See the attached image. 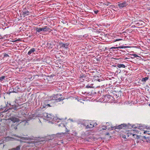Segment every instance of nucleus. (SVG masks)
<instances>
[{
	"instance_id": "dca6fc26",
	"label": "nucleus",
	"mask_w": 150,
	"mask_h": 150,
	"mask_svg": "<svg viewBox=\"0 0 150 150\" xmlns=\"http://www.w3.org/2000/svg\"><path fill=\"white\" fill-rule=\"evenodd\" d=\"M19 125L18 124H13L11 127V129L12 130H16L17 129V126Z\"/></svg>"
},
{
	"instance_id": "f704fd0d",
	"label": "nucleus",
	"mask_w": 150,
	"mask_h": 150,
	"mask_svg": "<svg viewBox=\"0 0 150 150\" xmlns=\"http://www.w3.org/2000/svg\"><path fill=\"white\" fill-rule=\"evenodd\" d=\"M9 57L8 55V54H5L4 55V57Z\"/></svg>"
},
{
	"instance_id": "ddd939ff",
	"label": "nucleus",
	"mask_w": 150,
	"mask_h": 150,
	"mask_svg": "<svg viewBox=\"0 0 150 150\" xmlns=\"http://www.w3.org/2000/svg\"><path fill=\"white\" fill-rule=\"evenodd\" d=\"M29 11L26 9H24L23 11L21 12V14L23 17H24L25 16L29 15Z\"/></svg>"
},
{
	"instance_id": "bb28decb",
	"label": "nucleus",
	"mask_w": 150,
	"mask_h": 150,
	"mask_svg": "<svg viewBox=\"0 0 150 150\" xmlns=\"http://www.w3.org/2000/svg\"><path fill=\"white\" fill-rule=\"evenodd\" d=\"M52 30L50 28H48L47 27V29L46 30V32L47 31H48L49 32H51Z\"/></svg>"
},
{
	"instance_id": "20e7f679",
	"label": "nucleus",
	"mask_w": 150,
	"mask_h": 150,
	"mask_svg": "<svg viewBox=\"0 0 150 150\" xmlns=\"http://www.w3.org/2000/svg\"><path fill=\"white\" fill-rule=\"evenodd\" d=\"M82 124L86 127V129H91L94 127H96L97 124L91 120H86L83 121Z\"/></svg>"
},
{
	"instance_id": "a878e982",
	"label": "nucleus",
	"mask_w": 150,
	"mask_h": 150,
	"mask_svg": "<svg viewBox=\"0 0 150 150\" xmlns=\"http://www.w3.org/2000/svg\"><path fill=\"white\" fill-rule=\"evenodd\" d=\"M5 77H6L4 76H2L0 77V82H1L2 81H3V80L5 79Z\"/></svg>"
},
{
	"instance_id": "9b49d317",
	"label": "nucleus",
	"mask_w": 150,
	"mask_h": 150,
	"mask_svg": "<svg viewBox=\"0 0 150 150\" xmlns=\"http://www.w3.org/2000/svg\"><path fill=\"white\" fill-rule=\"evenodd\" d=\"M64 120V119L63 118H60L57 117H54V116L51 121L52 122H58L61 121H63Z\"/></svg>"
},
{
	"instance_id": "0eeeda50",
	"label": "nucleus",
	"mask_w": 150,
	"mask_h": 150,
	"mask_svg": "<svg viewBox=\"0 0 150 150\" xmlns=\"http://www.w3.org/2000/svg\"><path fill=\"white\" fill-rule=\"evenodd\" d=\"M112 94H113L112 96V98L115 99L118 98H120L121 96V92L120 91L117 92L115 91H114L112 92Z\"/></svg>"
},
{
	"instance_id": "5701e85b",
	"label": "nucleus",
	"mask_w": 150,
	"mask_h": 150,
	"mask_svg": "<svg viewBox=\"0 0 150 150\" xmlns=\"http://www.w3.org/2000/svg\"><path fill=\"white\" fill-rule=\"evenodd\" d=\"M148 79V78L146 77L145 78H142L141 81L143 83H144Z\"/></svg>"
},
{
	"instance_id": "6ab92c4d",
	"label": "nucleus",
	"mask_w": 150,
	"mask_h": 150,
	"mask_svg": "<svg viewBox=\"0 0 150 150\" xmlns=\"http://www.w3.org/2000/svg\"><path fill=\"white\" fill-rule=\"evenodd\" d=\"M36 50L35 48H32L30 49V50L28 52V54L29 55L32 54V53L34 52Z\"/></svg>"
},
{
	"instance_id": "2f4dec72",
	"label": "nucleus",
	"mask_w": 150,
	"mask_h": 150,
	"mask_svg": "<svg viewBox=\"0 0 150 150\" xmlns=\"http://www.w3.org/2000/svg\"><path fill=\"white\" fill-rule=\"evenodd\" d=\"M133 136H136V138H137V139H139V138H140V137L138 135H136L135 134H133Z\"/></svg>"
},
{
	"instance_id": "37998d69",
	"label": "nucleus",
	"mask_w": 150,
	"mask_h": 150,
	"mask_svg": "<svg viewBox=\"0 0 150 150\" xmlns=\"http://www.w3.org/2000/svg\"><path fill=\"white\" fill-rule=\"evenodd\" d=\"M109 134V133H107L106 134V135H108Z\"/></svg>"
},
{
	"instance_id": "f3484780",
	"label": "nucleus",
	"mask_w": 150,
	"mask_h": 150,
	"mask_svg": "<svg viewBox=\"0 0 150 150\" xmlns=\"http://www.w3.org/2000/svg\"><path fill=\"white\" fill-rule=\"evenodd\" d=\"M59 45H61V47H65L66 49H67L68 48V47L69 45V44L68 43H64L63 42H61L59 43Z\"/></svg>"
},
{
	"instance_id": "58836bf2",
	"label": "nucleus",
	"mask_w": 150,
	"mask_h": 150,
	"mask_svg": "<svg viewBox=\"0 0 150 150\" xmlns=\"http://www.w3.org/2000/svg\"><path fill=\"white\" fill-rule=\"evenodd\" d=\"M122 137L124 138H126V136L125 135L123 136Z\"/></svg>"
},
{
	"instance_id": "ea45409f",
	"label": "nucleus",
	"mask_w": 150,
	"mask_h": 150,
	"mask_svg": "<svg viewBox=\"0 0 150 150\" xmlns=\"http://www.w3.org/2000/svg\"><path fill=\"white\" fill-rule=\"evenodd\" d=\"M148 132H144V134L147 133Z\"/></svg>"
},
{
	"instance_id": "473e14b6",
	"label": "nucleus",
	"mask_w": 150,
	"mask_h": 150,
	"mask_svg": "<svg viewBox=\"0 0 150 150\" xmlns=\"http://www.w3.org/2000/svg\"><path fill=\"white\" fill-rule=\"evenodd\" d=\"M104 81V80H103V78L99 79H98V81H99V82H100V81Z\"/></svg>"
},
{
	"instance_id": "c03bdc74",
	"label": "nucleus",
	"mask_w": 150,
	"mask_h": 150,
	"mask_svg": "<svg viewBox=\"0 0 150 150\" xmlns=\"http://www.w3.org/2000/svg\"><path fill=\"white\" fill-rule=\"evenodd\" d=\"M148 0V2H149V3H150V0Z\"/></svg>"
},
{
	"instance_id": "393cba45",
	"label": "nucleus",
	"mask_w": 150,
	"mask_h": 150,
	"mask_svg": "<svg viewBox=\"0 0 150 150\" xmlns=\"http://www.w3.org/2000/svg\"><path fill=\"white\" fill-rule=\"evenodd\" d=\"M100 128L101 129L100 130H105L106 129H107V128H106V125L105 126L103 125L102 126H100Z\"/></svg>"
},
{
	"instance_id": "7ed1b4c3",
	"label": "nucleus",
	"mask_w": 150,
	"mask_h": 150,
	"mask_svg": "<svg viewBox=\"0 0 150 150\" xmlns=\"http://www.w3.org/2000/svg\"><path fill=\"white\" fill-rule=\"evenodd\" d=\"M129 124V125L128 128H132L136 129L137 128L141 130H144V131H144V129H149L150 130V126H146L144 125H142V124H130L129 123H128Z\"/></svg>"
},
{
	"instance_id": "de8ad7c7",
	"label": "nucleus",
	"mask_w": 150,
	"mask_h": 150,
	"mask_svg": "<svg viewBox=\"0 0 150 150\" xmlns=\"http://www.w3.org/2000/svg\"><path fill=\"white\" fill-rule=\"evenodd\" d=\"M135 131H136V130H135Z\"/></svg>"
},
{
	"instance_id": "79ce46f5",
	"label": "nucleus",
	"mask_w": 150,
	"mask_h": 150,
	"mask_svg": "<svg viewBox=\"0 0 150 150\" xmlns=\"http://www.w3.org/2000/svg\"><path fill=\"white\" fill-rule=\"evenodd\" d=\"M31 60V59H27V60H28V61L30 60V61Z\"/></svg>"
},
{
	"instance_id": "9d476101",
	"label": "nucleus",
	"mask_w": 150,
	"mask_h": 150,
	"mask_svg": "<svg viewBox=\"0 0 150 150\" xmlns=\"http://www.w3.org/2000/svg\"><path fill=\"white\" fill-rule=\"evenodd\" d=\"M64 120V119L63 118H60L57 117H54V116L51 121L52 122H58L61 121H63Z\"/></svg>"
},
{
	"instance_id": "2eb2a0df",
	"label": "nucleus",
	"mask_w": 150,
	"mask_h": 150,
	"mask_svg": "<svg viewBox=\"0 0 150 150\" xmlns=\"http://www.w3.org/2000/svg\"><path fill=\"white\" fill-rule=\"evenodd\" d=\"M45 116L46 118L48 119V120H52L54 116L52 114H48L47 113H45Z\"/></svg>"
},
{
	"instance_id": "aec40b11",
	"label": "nucleus",
	"mask_w": 150,
	"mask_h": 150,
	"mask_svg": "<svg viewBox=\"0 0 150 150\" xmlns=\"http://www.w3.org/2000/svg\"><path fill=\"white\" fill-rule=\"evenodd\" d=\"M14 93V89L13 88V86L10 87L8 92L7 93L8 94H10V93Z\"/></svg>"
},
{
	"instance_id": "8fccbe9b",
	"label": "nucleus",
	"mask_w": 150,
	"mask_h": 150,
	"mask_svg": "<svg viewBox=\"0 0 150 150\" xmlns=\"http://www.w3.org/2000/svg\"><path fill=\"white\" fill-rule=\"evenodd\" d=\"M148 134H150V133H148Z\"/></svg>"
},
{
	"instance_id": "c85d7f7f",
	"label": "nucleus",
	"mask_w": 150,
	"mask_h": 150,
	"mask_svg": "<svg viewBox=\"0 0 150 150\" xmlns=\"http://www.w3.org/2000/svg\"><path fill=\"white\" fill-rule=\"evenodd\" d=\"M132 57H131L132 58H134L135 57H138V56L137 55L135 54H133L132 55Z\"/></svg>"
},
{
	"instance_id": "412c9836",
	"label": "nucleus",
	"mask_w": 150,
	"mask_h": 150,
	"mask_svg": "<svg viewBox=\"0 0 150 150\" xmlns=\"http://www.w3.org/2000/svg\"><path fill=\"white\" fill-rule=\"evenodd\" d=\"M7 110H4L3 112H0V117H3L4 115L5 114V112H6L7 111V110Z\"/></svg>"
},
{
	"instance_id": "a19ab883",
	"label": "nucleus",
	"mask_w": 150,
	"mask_h": 150,
	"mask_svg": "<svg viewBox=\"0 0 150 150\" xmlns=\"http://www.w3.org/2000/svg\"><path fill=\"white\" fill-rule=\"evenodd\" d=\"M17 40H15V41H12V42H16Z\"/></svg>"
},
{
	"instance_id": "a211bd4d",
	"label": "nucleus",
	"mask_w": 150,
	"mask_h": 150,
	"mask_svg": "<svg viewBox=\"0 0 150 150\" xmlns=\"http://www.w3.org/2000/svg\"><path fill=\"white\" fill-rule=\"evenodd\" d=\"M16 137H18V138H21L22 139H24V140H31L33 139V138H32L30 137H20L18 136H16Z\"/></svg>"
},
{
	"instance_id": "c756f323",
	"label": "nucleus",
	"mask_w": 150,
	"mask_h": 150,
	"mask_svg": "<svg viewBox=\"0 0 150 150\" xmlns=\"http://www.w3.org/2000/svg\"><path fill=\"white\" fill-rule=\"evenodd\" d=\"M127 46H119L118 47V48H127Z\"/></svg>"
},
{
	"instance_id": "09e8293b",
	"label": "nucleus",
	"mask_w": 150,
	"mask_h": 150,
	"mask_svg": "<svg viewBox=\"0 0 150 150\" xmlns=\"http://www.w3.org/2000/svg\"><path fill=\"white\" fill-rule=\"evenodd\" d=\"M66 131L68 132V131H69L67 130V131Z\"/></svg>"
},
{
	"instance_id": "7c9ffc66",
	"label": "nucleus",
	"mask_w": 150,
	"mask_h": 150,
	"mask_svg": "<svg viewBox=\"0 0 150 150\" xmlns=\"http://www.w3.org/2000/svg\"><path fill=\"white\" fill-rule=\"evenodd\" d=\"M92 86L91 85H89V84L87 86H86V87L87 88H92Z\"/></svg>"
},
{
	"instance_id": "c9c22d12",
	"label": "nucleus",
	"mask_w": 150,
	"mask_h": 150,
	"mask_svg": "<svg viewBox=\"0 0 150 150\" xmlns=\"http://www.w3.org/2000/svg\"><path fill=\"white\" fill-rule=\"evenodd\" d=\"M122 40V39H116V40H115V41H118L121 40Z\"/></svg>"
},
{
	"instance_id": "6e6552de",
	"label": "nucleus",
	"mask_w": 150,
	"mask_h": 150,
	"mask_svg": "<svg viewBox=\"0 0 150 150\" xmlns=\"http://www.w3.org/2000/svg\"><path fill=\"white\" fill-rule=\"evenodd\" d=\"M47 29V26H45L43 28H35V30L36 32L40 33L41 32H46V30Z\"/></svg>"
},
{
	"instance_id": "b1692460",
	"label": "nucleus",
	"mask_w": 150,
	"mask_h": 150,
	"mask_svg": "<svg viewBox=\"0 0 150 150\" xmlns=\"http://www.w3.org/2000/svg\"><path fill=\"white\" fill-rule=\"evenodd\" d=\"M117 67L119 68H125V66L123 64H118L117 65Z\"/></svg>"
},
{
	"instance_id": "72a5a7b5",
	"label": "nucleus",
	"mask_w": 150,
	"mask_h": 150,
	"mask_svg": "<svg viewBox=\"0 0 150 150\" xmlns=\"http://www.w3.org/2000/svg\"><path fill=\"white\" fill-rule=\"evenodd\" d=\"M118 47H112L110 48L111 49H115L118 48Z\"/></svg>"
},
{
	"instance_id": "49530a36",
	"label": "nucleus",
	"mask_w": 150,
	"mask_h": 150,
	"mask_svg": "<svg viewBox=\"0 0 150 150\" xmlns=\"http://www.w3.org/2000/svg\"><path fill=\"white\" fill-rule=\"evenodd\" d=\"M83 76H81V77H83Z\"/></svg>"
},
{
	"instance_id": "cd10ccee",
	"label": "nucleus",
	"mask_w": 150,
	"mask_h": 150,
	"mask_svg": "<svg viewBox=\"0 0 150 150\" xmlns=\"http://www.w3.org/2000/svg\"><path fill=\"white\" fill-rule=\"evenodd\" d=\"M146 76L147 78H148V79H150V73H146Z\"/></svg>"
},
{
	"instance_id": "f03ea898",
	"label": "nucleus",
	"mask_w": 150,
	"mask_h": 150,
	"mask_svg": "<svg viewBox=\"0 0 150 150\" xmlns=\"http://www.w3.org/2000/svg\"><path fill=\"white\" fill-rule=\"evenodd\" d=\"M129 124L123 123L117 126L113 127L110 122H107L106 124L107 129L110 131L115 130L116 129H127L129 127Z\"/></svg>"
},
{
	"instance_id": "423d86ee",
	"label": "nucleus",
	"mask_w": 150,
	"mask_h": 150,
	"mask_svg": "<svg viewBox=\"0 0 150 150\" xmlns=\"http://www.w3.org/2000/svg\"><path fill=\"white\" fill-rule=\"evenodd\" d=\"M9 120L13 122V124H19V122L21 123L25 121V120H20L15 117H11L9 118Z\"/></svg>"
},
{
	"instance_id": "1a4fd4ad",
	"label": "nucleus",
	"mask_w": 150,
	"mask_h": 150,
	"mask_svg": "<svg viewBox=\"0 0 150 150\" xmlns=\"http://www.w3.org/2000/svg\"><path fill=\"white\" fill-rule=\"evenodd\" d=\"M128 4L125 1H120L118 3V6L120 8H122L124 7H126Z\"/></svg>"
},
{
	"instance_id": "f257e3e1",
	"label": "nucleus",
	"mask_w": 150,
	"mask_h": 150,
	"mask_svg": "<svg viewBox=\"0 0 150 150\" xmlns=\"http://www.w3.org/2000/svg\"><path fill=\"white\" fill-rule=\"evenodd\" d=\"M61 96V94H57L52 96L51 97V100L45 101L43 105V107L45 108L47 106V107L53 106L54 105V103L62 101L64 99L59 97Z\"/></svg>"
},
{
	"instance_id": "f8f14e48",
	"label": "nucleus",
	"mask_w": 150,
	"mask_h": 150,
	"mask_svg": "<svg viewBox=\"0 0 150 150\" xmlns=\"http://www.w3.org/2000/svg\"><path fill=\"white\" fill-rule=\"evenodd\" d=\"M21 87L20 85H17L16 84V85H14L13 86V88L14 89V93H17L18 92L20 91V87Z\"/></svg>"
},
{
	"instance_id": "a18cd8bd",
	"label": "nucleus",
	"mask_w": 150,
	"mask_h": 150,
	"mask_svg": "<svg viewBox=\"0 0 150 150\" xmlns=\"http://www.w3.org/2000/svg\"><path fill=\"white\" fill-rule=\"evenodd\" d=\"M126 131L128 132V131H129V130H126Z\"/></svg>"
},
{
	"instance_id": "4468645a",
	"label": "nucleus",
	"mask_w": 150,
	"mask_h": 150,
	"mask_svg": "<svg viewBox=\"0 0 150 150\" xmlns=\"http://www.w3.org/2000/svg\"><path fill=\"white\" fill-rule=\"evenodd\" d=\"M104 97V100H105V101L110 102V99H112L111 97L112 98V96L110 95H106Z\"/></svg>"
},
{
	"instance_id": "39448f33",
	"label": "nucleus",
	"mask_w": 150,
	"mask_h": 150,
	"mask_svg": "<svg viewBox=\"0 0 150 150\" xmlns=\"http://www.w3.org/2000/svg\"><path fill=\"white\" fill-rule=\"evenodd\" d=\"M18 100H16L15 101V104H14V105H11V104L10 105H11L12 106L11 108H9V109H13L14 110H17L18 109L21 108V107L22 104L20 103L19 104L18 103Z\"/></svg>"
},
{
	"instance_id": "4be33fe9",
	"label": "nucleus",
	"mask_w": 150,
	"mask_h": 150,
	"mask_svg": "<svg viewBox=\"0 0 150 150\" xmlns=\"http://www.w3.org/2000/svg\"><path fill=\"white\" fill-rule=\"evenodd\" d=\"M21 146L19 145L17 146L16 148H13L11 150H20Z\"/></svg>"
},
{
	"instance_id": "4c0bfd02",
	"label": "nucleus",
	"mask_w": 150,
	"mask_h": 150,
	"mask_svg": "<svg viewBox=\"0 0 150 150\" xmlns=\"http://www.w3.org/2000/svg\"><path fill=\"white\" fill-rule=\"evenodd\" d=\"M98 11H95V14H97L98 13Z\"/></svg>"
},
{
	"instance_id": "e433bc0d",
	"label": "nucleus",
	"mask_w": 150,
	"mask_h": 150,
	"mask_svg": "<svg viewBox=\"0 0 150 150\" xmlns=\"http://www.w3.org/2000/svg\"><path fill=\"white\" fill-rule=\"evenodd\" d=\"M143 137L144 139H146V138H148V137H146L145 136H143Z\"/></svg>"
}]
</instances>
